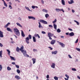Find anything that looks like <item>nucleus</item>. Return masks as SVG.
Returning a JSON list of instances; mask_svg holds the SVG:
<instances>
[{
    "label": "nucleus",
    "instance_id": "1",
    "mask_svg": "<svg viewBox=\"0 0 80 80\" xmlns=\"http://www.w3.org/2000/svg\"><path fill=\"white\" fill-rule=\"evenodd\" d=\"M13 30L14 32L16 35H17V36H20V32H19V30H18L17 28H14Z\"/></svg>",
    "mask_w": 80,
    "mask_h": 80
},
{
    "label": "nucleus",
    "instance_id": "2",
    "mask_svg": "<svg viewBox=\"0 0 80 80\" xmlns=\"http://www.w3.org/2000/svg\"><path fill=\"white\" fill-rule=\"evenodd\" d=\"M29 39H32V35L30 34L28 35V37H27L25 38L26 42L28 44L29 43Z\"/></svg>",
    "mask_w": 80,
    "mask_h": 80
},
{
    "label": "nucleus",
    "instance_id": "3",
    "mask_svg": "<svg viewBox=\"0 0 80 80\" xmlns=\"http://www.w3.org/2000/svg\"><path fill=\"white\" fill-rule=\"evenodd\" d=\"M21 52L23 53V55L24 57H29V55L27 54V52L26 50H23L21 51Z\"/></svg>",
    "mask_w": 80,
    "mask_h": 80
},
{
    "label": "nucleus",
    "instance_id": "4",
    "mask_svg": "<svg viewBox=\"0 0 80 80\" xmlns=\"http://www.w3.org/2000/svg\"><path fill=\"white\" fill-rule=\"evenodd\" d=\"M54 36V34H52V33L50 32L48 33V37H49V39L50 40H52V38L51 37H53V36Z\"/></svg>",
    "mask_w": 80,
    "mask_h": 80
},
{
    "label": "nucleus",
    "instance_id": "5",
    "mask_svg": "<svg viewBox=\"0 0 80 80\" xmlns=\"http://www.w3.org/2000/svg\"><path fill=\"white\" fill-rule=\"evenodd\" d=\"M58 43V44L60 45L62 47H65V44H63V43L59 42V41H57Z\"/></svg>",
    "mask_w": 80,
    "mask_h": 80
},
{
    "label": "nucleus",
    "instance_id": "6",
    "mask_svg": "<svg viewBox=\"0 0 80 80\" xmlns=\"http://www.w3.org/2000/svg\"><path fill=\"white\" fill-rule=\"evenodd\" d=\"M40 22L42 23H43L44 24H47V22L43 20H40Z\"/></svg>",
    "mask_w": 80,
    "mask_h": 80
},
{
    "label": "nucleus",
    "instance_id": "7",
    "mask_svg": "<svg viewBox=\"0 0 80 80\" xmlns=\"http://www.w3.org/2000/svg\"><path fill=\"white\" fill-rule=\"evenodd\" d=\"M3 33L0 30V40L1 39V37L2 38L3 37Z\"/></svg>",
    "mask_w": 80,
    "mask_h": 80
},
{
    "label": "nucleus",
    "instance_id": "8",
    "mask_svg": "<svg viewBox=\"0 0 80 80\" xmlns=\"http://www.w3.org/2000/svg\"><path fill=\"white\" fill-rule=\"evenodd\" d=\"M55 42H56L55 40H52L51 42L50 43L51 44V45H53L55 43Z\"/></svg>",
    "mask_w": 80,
    "mask_h": 80
},
{
    "label": "nucleus",
    "instance_id": "9",
    "mask_svg": "<svg viewBox=\"0 0 80 80\" xmlns=\"http://www.w3.org/2000/svg\"><path fill=\"white\" fill-rule=\"evenodd\" d=\"M69 35L70 36V37H73L75 35V34H74V33L73 32H71L69 33Z\"/></svg>",
    "mask_w": 80,
    "mask_h": 80
},
{
    "label": "nucleus",
    "instance_id": "10",
    "mask_svg": "<svg viewBox=\"0 0 80 80\" xmlns=\"http://www.w3.org/2000/svg\"><path fill=\"white\" fill-rule=\"evenodd\" d=\"M7 30L9 32H13V31H12V30L10 28H7Z\"/></svg>",
    "mask_w": 80,
    "mask_h": 80
},
{
    "label": "nucleus",
    "instance_id": "11",
    "mask_svg": "<svg viewBox=\"0 0 80 80\" xmlns=\"http://www.w3.org/2000/svg\"><path fill=\"white\" fill-rule=\"evenodd\" d=\"M52 68H55V64L54 63H52V65L51 66Z\"/></svg>",
    "mask_w": 80,
    "mask_h": 80
},
{
    "label": "nucleus",
    "instance_id": "12",
    "mask_svg": "<svg viewBox=\"0 0 80 80\" xmlns=\"http://www.w3.org/2000/svg\"><path fill=\"white\" fill-rule=\"evenodd\" d=\"M52 55H56L57 53H58V51H56L54 52H52Z\"/></svg>",
    "mask_w": 80,
    "mask_h": 80
},
{
    "label": "nucleus",
    "instance_id": "13",
    "mask_svg": "<svg viewBox=\"0 0 80 80\" xmlns=\"http://www.w3.org/2000/svg\"><path fill=\"white\" fill-rule=\"evenodd\" d=\"M15 78H17V79H18V80H19V79H21V78H20V77L18 75L15 76Z\"/></svg>",
    "mask_w": 80,
    "mask_h": 80
},
{
    "label": "nucleus",
    "instance_id": "14",
    "mask_svg": "<svg viewBox=\"0 0 80 80\" xmlns=\"http://www.w3.org/2000/svg\"><path fill=\"white\" fill-rule=\"evenodd\" d=\"M71 1L68 2L69 4H72L73 3H74L73 0H70Z\"/></svg>",
    "mask_w": 80,
    "mask_h": 80
},
{
    "label": "nucleus",
    "instance_id": "15",
    "mask_svg": "<svg viewBox=\"0 0 80 80\" xmlns=\"http://www.w3.org/2000/svg\"><path fill=\"white\" fill-rule=\"evenodd\" d=\"M21 35L22 37H24L25 36V34H24V33L22 31Z\"/></svg>",
    "mask_w": 80,
    "mask_h": 80
},
{
    "label": "nucleus",
    "instance_id": "16",
    "mask_svg": "<svg viewBox=\"0 0 80 80\" xmlns=\"http://www.w3.org/2000/svg\"><path fill=\"white\" fill-rule=\"evenodd\" d=\"M38 23H39V28H43V27H42V25H41V24L40 23V22H38Z\"/></svg>",
    "mask_w": 80,
    "mask_h": 80
},
{
    "label": "nucleus",
    "instance_id": "17",
    "mask_svg": "<svg viewBox=\"0 0 80 80\" xmlns=\"http://www.w3.org/2000/svg\"><path fill=\"white\" fill-rule=\"evenodd\" d=\"M36 59L35 58H32V60L33 61V64H34V63H35L36 62Z\"/></svg>",
    "mask_w": 80,
    "mask_h": 80
},
{
    "label": "nucleus",
    "instance_id": "18",
    "mask_svg": "<svg viewBox=\"0 0 80 80\" xmlns=\"http://www.w3.org/2000/svg\"><path fill=\"white\" fill-rule=\"evenodd\" d=\"M10 22H8L6 25L4 26V28H7L8 26V25H10Z\"/></svg>",
    "mask_w": 80,
    "mask_h": 80
},
{
    "label": "nucleus",
    "instance_id": "19",
    "mask_svg": "<svg viewBox=\"0 0 80 80\" xmlns=\"http://www.w3.org/2000/svg\"><path fill=\"white\" fill-rule=\"evenodd\" d=\"M61 2H62V4L63 5H65V1H64V0H62Z\"/></svg>",
    "mask_w": 80,
    "mask_h": 80
},
{
    "label": "nucleus",
    "instance_id": "20",
    "mask_svg": "<svg viewBox=\"0 0 80 80\" xmlns=\"http://www.w3.org/2000/svg\"><path fill=\"white\" fill-rule=\"evenodd\" d=\"M7 52H8V54L9 55H10V50L8 49H7Z\"/></svg>",
    "mask_w": 80,
    "mask_h": 80
},
{
    "label": "nucleus",
    "instance_id": "21",
    "mask_svg": "<svg viewBox=\"0 0 80 80\" xmlns=\"http://www.w3.org/2000/svg\"><path fill=\"white\" fill-rule=\"evenodd\" d=\"M53 27L54 29H55V30H57V25L55 24H53Z\"/></svg>",
    "mask_w": 80,
    "mask_h": 80
},
{
    "label": "nucleus",
    "instance_id": "22",
    "mask_svg": "<svg viewBox=\"0 0 80 80\" xmlns=\"http://www.w3.org/2000/svg\"><path fill=\"white\" fill-rule=\"evenodd\" d=\"M16 24L17 25H18V26H19V27H21V28H22V25H20V23L17 22L16 23Z\"/></svg>",
    "mask_w": 80,
    "mask_h": 80
},
{
    "label": "nucleus",
    "instance_id": "23",
    "mask_svg": "<svg viewBox=\"0 0 80 80\" xmlns=\"http://www.w3.org/2000/svg\"><path fill=\"white\" fill-rule=\"evenodd\" d=\"M20 48H18V47H17L16 49V51L17 52H19V51H20Z\"/></svg>",
    "mask_w": 80,
    "mask_h": 80
},
{
    "label": "nucleus",
    "instance_id": "24",
    "mask_svg": "<svg viewBox=\"0 0 80 80\" xmlns=\"http://www.w3.org/2000/svg\"><path fill=\"white\" fill-rule=\"evenodd\" d=\"M33 39L34 42H36V38H35V37H33Z\"/></svg>",
    "mask_w": 80,
    "mask_h": 80
},
{
    "label": "nucleus",
    "instance_id": "25",
    "mask_svg": "<svg viewBox=\"0 0 80 80\" xmlns=\"http://www.w3.org/2000/svg\"><path fill=\"white\" fill-rule=\"evenodd\" d=\"M10 58H11V60H15V58L13 57H12V56H10Z\"/></svg>",
    "mask_w": 80,
    "mask_h": 80
},
{
    "label": "nucleus",
    "instance_id": "26",
    "mask_svg": "<svg viewBox=\"0 0 80 80\" xmlns=\"http://www.w3.org/2000/svg\"><path fill=\"white\" fill-rule=\"evenodd\" d=\"M23 46H22L21 47V48H20V51H22V50H23Z\"/></svg>",
    "mask_w": 80,
    "mask_h": 80
},
{
    "label": "nucleus",
    "instance_id": "27",
    "mask_svg": "<svg viewBox=\"0 0 80 80\" xmlns=\"http://www.w3.org/2000/svg\"><path fill=\"white\" fill-rule=\"evenodd\" d=\"M4 5L5 7H7V3L5 1H4Z\"/></svg>",
    "mask_w": 80,
    "mask_h": 80
},
{
    "label": "nucleus",
    "instance_id": "28",
    "mask_svg": "<svg viewBox=\"0 0 80 80\" xmlns=\"http://www.w3.org/2000/svg\"><path fill=\"white\" fill-rule=\"evenodd\" d=\"M2 51H0V57H2Z\"/></svg>",
    "mask_w": 80,
    "mask_h": 80
},
{
    "label": "nucleus",
    "instance_id": "29",
    "mask_svg": "<svg viewBox=\"0 0 80 80\" xmlns=\"http://www.w3.org/2000/svg\"><path fill=\"white\" fill-rule=\"evenodd\" d=\"M54 78L55 80H58V78L57 77V76H55Z\"/></svg>",
    "mask_w": 80,
    "mask_h": 80
},
{
    "label": "nucleus",
    "instance_id": "30",
    "mask_svg": "<svg viewBox=\"0 0 80 80\" xmlns=\"http://www.w3.org/2000/svg\"><path fill=\"white\" fill-rule=\"evenodd\" d=\"M42 11L44 12H46V13H47V12H48L47 10L45 9H43L42 10Z\"/></svg>",
    "mask_w": 80,
    "mask_h": 80
},
{
    "label": "nucleus",
    "instance_id": "31",
    "mask_svg": "<svg viewBox=\"0 0 80 80\" xmlns=\"http://www.w3.org/2000/svg\"><path fill=\"white\" fill-rule=\"evenodd\" d=\"M57 32L58 33H60L61 32V30L60 29H58Z\"/></svg>",
    "mask_w": 80,
    "mask_h": 80
},
{
    "label": "nucleus",
    "instance_id": "32",
    "mask_svg": "<svg viewBox=\"0 0 80 80\" xmlns=\"http://www.w3.org/2000/svg\"><path fill=\"white\" fill-rule=\"evenodd\" d=\"M25 8H26V9H27L29 11H31V10L30 9H29V8H28V7L25 6Z\"/></svg>",
    "mask_w": 80,
    "mask_h": 80
},
{
    "label": "nucleus",
    "instance_id": "33",
    "mask_svg": "<svg viewBox=\"0 0 80 80\" xmlns=\"http://www.w3.org/2000/svg\"><path fill=\"white\" fill-rule=\"evenodd\" d=\"M74 22H76V23H77V25H79V22H77L76 20H74Z\"/></svg>",
    "mask_w": 80,
    "mask_h": 80
},
{
    "label": "nucleus",
    "instance_id": "34",
    "mask_svg": "<svg viewBox=\"0 0 80 80\" xmlns=\"http://www.w3.org/2000/svg\"><path fill=\"white\" fill-rule=\"evenodd\" d=\"M45 17L46 18H48L49 17V15H48V14H46L45 15Z\"/></svg>",
    "mask_w": 80,
    "mask_h": 80
},
{
    "label": "nucleus",
    "instance_id": "35",
    "mask_svg": "<svg viewBox=\"0 0 80 80\" xmlns=\"http://www.w3.org/2000/svg\"><path fill=\"white\" fill-rule=\"evenodd\" d=\"M17 73H18V74L20 73V71L19 69H18L17 70Z\"/></svg>",
    "mask_w": 80,
    "mask_h": 80
},
{
    "label": "nucleus",
    "instance_id": "36",
    "mask_svg": "<svg viewBox=\"0 0 80 80\" xmlns=\"http://www.w3.org/2000/svg\"><path fill=\"white\" fill-rule=\"evenodd\" d=\"M57 22V19H55V20L52 22L53 23H56Z\"/></svg>",
    "mask_w": 80,
    "mask_h": 80
},
{
    "label": "nucleus",
    "instance_id": "37",
    "mask_svg": "<svg viewBox=\"0 0 80 80\" xmlns=\"http://www.w3.org/2000/svg\"><path fill=\"white\" fill-rule=\"evenodd\" d=\"M2 70V65H0V71Z\"/></svg>",
    "mask_w": 80,
    "mask_h": 80
},
{
    "label": "nucleus",
    "instance_id": "38",
    "mask_svg": "<svg viewBox=\"0 0 80 80\" xmlns=\"http://www.w3.org/2000/svg\"><path fill=\"white\" fill-rule=\"evenodd\" d=\"M72 71H77V70L75 68H72Z\"/></svg>",
    "mask_w": 80,
    "mask_h": 80
},
{
    "label": "nucleus",
    "instance_id": "39",
    "mask_svg": "<svg viewBox=\"0 0 80 80\" xmlns=\"http://www.w3.org/2000/svg\"><path fill=\"white\" fill-rule=\"evenodd\" d=\"M7 70H11V68H10V67H7Z\"/></svg>",
    "mask_w": 80,
    "mask_h": 80
},
{
    "label": "nucleus",
    "instance_id": "40",
    "mask_svg": "<svg viewBox=\"0 0 80 80\" xmlns=\"http://www.w3.org/2000/svg\"><path fill=\"white\" fill-rule=\"evenodd\" d=\"M56 11H57V12H59V11H60V9H58V8H56Z\"/></svg>",
    "mask_w": 80,
    "mask_h": 80
},
{
    "label": "nucleus",
    "instance_id": "41",
    "mask_svg": "<svg viewBox=\"0 0 80 80\" xmlns=\"http://www.w3.org/2000/svg\"><path fill=\"white\" fill-rule=\"evenodd\" d=\"M33 17L32 16H28V18L29 19H32Z\"/></svg>",
    "mask_w": 80,
    "mask_h": 80
},
{
    "label": "nucleus",
    "instance_id": "42",
    "mask_svg": "<svg viewBox=\"0 0 80 80\" xmlns=\"http://www.w3.org/2000/svg\"><path fill=\"white\" fill-rule=\"evenodd\" d=\"M65 77H66L68 79L69 78V76L67 75V74H65Z\"/></svg>",
    "mask_w": 80,
    "mask_h": 80
},
{
    "label": "nucleus",
    "instance_id": "43",
    "mask_svg": "<svg viewBox=\"0 0 80 80\" xmlns=\"http://www.w3.org/2000/svg\"><path fill=\"white\" fill-rule=\"evenodd\" d=\"M15 66L17 68H19V65H15Z\"/></svg>",
    "mask_w": 80,
    "mask_h": 80
},
{
    "label": "nucleus",
    "instance_id": "44",
    "mask_svg": "<svg viewBox=\"0 0 80 80\" xmlns=\"http://www.w3.org/2000/svg\"><path fill=\"white\" fill-rule=\"evenodd\" d=\"M78 39L76 40V41H75V43H78Z\"/></svg>",
    "mask_w": 80,
    "mask_h": 80
},
{
    "label": "nucleus",
    "instance_id": "45",
    "mask_svg": "<svg viewBox=\"0 0 80 80\" xmlns=\"http://www.w3.org/2000/svg\"><path fill=\"white\" fill-rule=\"evenodd\" d=\"M76 50L78 51V52H80V49L79 48H76Z\"/></svg>",
    "mask_w": 80,
    "mask_h": 80
},
{
    "label": "nucleus",
    "instance_id": "46",
    "mask_svg": "<svg viewBox=\"0 0 80 80\" xmlns=\"http://www.w3.org/2000/svg\"><path fill=\"white\" fill-rule=\"evenodd\" d=\"M49 77H50V76H49V75H47L46 76L47 78H49Z\"/></svg>",
    "mask_w": 80,
    "mask_h": 80
},
{
    "label": "nucleus",
    "instance_id": "47",
    "mask_svg": "<svg viewBox=\"0 0 80 80\" xmlns=\"http://www.w3.org/2000/svg\"><path fill=\"white\" fill-rule=\"evenodd\" d=\"M3 46V44H2V43H0V47H2Z\"/></svg>",
    "mask_w": 80,
    "mask_h": 80
},
{
    "label": "nucleus",
    "instance_id": "48",
    "mask_svg": "<svg viewBox=\"0 0 80 80\" xmlns=\"http://www.w3.org/2000/svg\"><path fill=\"white\" fill-rule=\"evenodd\" d=\"M49 27H51V28H53V26L52 25H49Z\"/></svg>",
    "mask_w": 80,
    "mask_h": 80
},
{
    "label": "nucleus",
    "instance_id": "49",
    "mask_svg": "<svg viewBox=\"0 0 80 80\" xmlns=\"http://www.w3.org/2000/svg\"><path fill=\"white\" fill-rule=\"evenodd\" d=\"M32 8L33 9H34V8H35V6H32Z\"/></svg>",
    "mask_w": 80,
    "mask_h": 80
},
{
    "label": "nucleus",
    "instance_id": "50",
    "mask_svg": "<svg viewBox=\"0 0 80 80\" xmlns=\"http://www.w3.org/2000/svg\"><path fill=\"white\" fill-rule=\"evenodd\" d=\"M9 7L10 8V9H11L12 8V6H11V5L10 4L9 5Z\"/></svg>",
    "mask_w": 80,
    "mask_h": 80
},
{
    "label": "nucleus",
    "instance_id": "51",
    "mask_svg": "<svg viewBox=\"0 0 80 80\" xmlns=\"http://www.w3.org/2000/svg\"><path fill=\"white\" fill-rule=\"evenodd\" d=\"M42 34H45L46 33V32L44 31H42Z\"/></svg>",
    "mask_w": 80,
    "mask_h": 80
},
{
    "label": "nucleus",
    "instance_id": "52",
    "mask_svg": "<svg viewBox=\"0 0 80 80\" xmlns=\"http://www.w3.org/2000/svg\"><path fill=\"white\" fill-rule=\"evenodd\" d=\"M48 48H49L51 50H53V48H52V47H48Z\"/></svg>",
    "mask_w": 80,
    "mask_h": 80
},
{
    "label": "nucleus",
    "instance_id": "53",
    "mask_svg": "<svg viewBox=\"0 0 80 80\" xmlns=\"http://www.w3.org/2000/svg\"><path fill=\"white\" fill-rule=\"evenodd\" d=\"M60 11H62V12H63V13H64V10H63V9H60Z\"/></svg>",
    "mask_w": 80,
    "mask_h": 80
},
{
    "label": "nucleus",
    "instance_id": "54",
    "mask_svg": "<svg viewBox=\"0 0 80 80\" xmlns=\"http://www.w3.org/2000/svg\"><path fill=\"white\" fill-rule=\"evenodd\" d=\"M33 51H34V52H37V49H33Z\"/></svg>",
    "mask_w": 80,
    "mask_h": 80
},
{
    "label": "nucleus",
    "instance_id": "55",
    "mask_svg": "<svg viewBox=\"0 0 80 80\" xmlns=\"http://www.w3.org/2000/svg\"><path fill=\"white\" fill-rule=\"evenodd\" d=\"M68 56L69 58H72V57H71V56H70V55H68Z\"/></svg>",
    "mask_w": 80,
    "mask_h": 80
},
{
    "label": "nucleus",
    "instance_id": "56",
    "mask_svg": "<svg viewBox=\"0 0 80 80\" xmlns=\"http://www.w3.org/2000/svg\"><path fill=\"white\" fill-rule=\"evenodd\" d=\"M68 29L69 30H70V31H73V30L72 29L68 28Z\"/></svg>",
    "mask_w": 80,
    "mask_h": 80
},
{
    "label": "nucleus",
    "instance_id": "57",
    "mask_svg": "<svg viewBox=\"0 0 80 80\" xmlns=\"http://www.w3.org/2000/svg\"><path fill=\"white\" fill-rule=\"evenodd\" d=\"M41 2L43 3H43H44V1L43 0H41Z\"/></svg>",
    "mask_w": 80,
    "mask_h": 80
},
{
    "label": "nucleus",
    "instance_id": "58",
    "mask_svg": "<svg viewBox=\"0 0 80 80\" xmlns=\"http://www.w3.org/2000/svg\"><path fill=\"white\" fill-rule=\"evenodd\" d=\"M37 36H38V37L39 38H40V36H39V35H38V34H37Z\"/></svg>",
    "mask_w": 80,
    "mask_h": 80
},
{
    "label": "nucleus",
    "instance_id": "59",
    "mask_svg": "<svg viewBox=\"0 0 80 80\" xmlns=\"http://www.w3.org/2000/svg\"><path fill=\"white\" fill-rule=\"evenodd\" d=\"M32 20H35V18L33 17H32Z\"/></svg>",
    "mask_w": 80,
    "mask_h": 80
},
{
    "label": "nucleus",
    "instance_id": "60",
    "mask_svg": "<svg viewBox=\"0 0 80 80\" xmlns=\"http://www.w3.org/2000/svg\"><path fill=\"white\" fill-rule=\"evenodd\" d=\"M12 65H15V62H12Z\"/></svg>",
    "mask_w": 80,
    "mask_h": 80
},
{
    "label": "nucleus",
    "instance_id": "61",
    "mask_svg": "<svg viewBox=\"0 0 80 80\" xmlns=\"http://www.w3.org/2000/svg\"><path fill=\"white\" fill-rule=\"evenodd\" d=\"M72 13H74L75 12V11L73 9H72Z\"/></svg>",
    "mask_w": 80,
    "mask_h": 80
},
{
    "label": "nucleus",
    "instance_id": "62",
    "mask_svg": "<svg viewBox=\"0 0 80 80\" xmlns=\"http://www.w3.org/2000/svg\"><path fill=\"white\" fill-rule=\"evenodd\" d=\"M34 37H38L37 34H35L34 35Z\"/></svg>",
    "mask_w": 80,
    "mask_h": 80
},
{
    "label": "nucleus",
    "instance_id": "63",
    "mask_svg": "<svg viewBox=\"0 0 80 80\" xmlns=\"http://www.w3.org/2000/svg\"><path fill=\"white\" fill-rule=\"evenodd\" d=\"M66 34L67 35H68V34H69V32H67V33H66Z\"/></svg>",
    "mask_w": 80,
    "mask_h": 80
},
{
    "label": "nucleus",
    "instance_id": "64",
    "mask_svg": "<svg viewBox=\"0 0 80 80\" xmlns=\"http://www.w3.org/2000/svg\"><path fill=\"white\" fill-rule=\"evenodd\" d=\"M61 38H64V36H61Z\"/></svg>",
    "mask_w": 80,
    "mask_h": 80
}]
</instances>
